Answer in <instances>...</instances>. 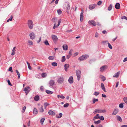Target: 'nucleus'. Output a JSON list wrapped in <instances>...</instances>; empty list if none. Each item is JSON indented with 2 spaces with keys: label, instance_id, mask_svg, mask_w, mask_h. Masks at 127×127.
<instances>
[{
  "label": "nucleus",
  "instance_id": "28",
  "mask_svg": "<svg viewBox=\"0 0 127 127\" xmlns=\"http://www.w3.org/2000/svg\"><path fill=\"white\" fill-rule=\"evenodd\" d=\"M40 111L41 112H43L44 111L43 107L42 105L41 107L39 109Z\"/></svg>",
  "mask_w": 127,
  "mask_h": 127
},
{
  "label": "nucleus",
  "instance_id": "1",
  "mask_svg": "<svg viewBox=\"0 0 127 127\" xmlns=\"http://www.w3.org/2000/svg\"><path fill=\"white\" fill-rule=\"evenodd\" d=\"M28 25L29 28L30 29H32L33 27V21L30 20H29L28 21Z\"/></svg>",
  "mask_w": 127,
  "mask_h": 127
},
{
  "label": "nucleus",
  "instance_id": "7",
  "mask_svg": "<svg viewBox=\"0 0 127 127\" xmlns=\"http://www.w3.org/2000/svg\"><path fill=\"white\" fill-rule=\"evenodd\" d=\"M30 88L29 87H28L24 88L23 90L25 92L26 94L27 95L30 91Z\"/></svg>",
  "mask_w": 127,
  "mask_h": 127
},
{
  "label": "nucleus",
  "instance_id": "18",
  "mask_svg": "<svg viewBox=\"0 0 127 127\" xmlns=\"http://www.w3.org/2000/svg\"><path fill=\"white\" fill-rule=\"evenodd\" d=\"M39 99V96L37 95L34 97V100L35 101H38Z\"/></svg>",
  "mask_w": 127,
  "mask_h": 127
},
{
  "label": "nucleus",
  "instance_id": "57",
  "mask_svg": "<svg viewBox=\"0 0 127 127\" xmlns=\"http://www.w3.org/2000/svg\"><path fill=\"white\" fill-rule=\"evenodd\" d=\"M100 120H104V118L103 116H100V118H99Z\"/></svg>",
  "mask_w": 127,
  "mask_h": 127
},
{
  "label": "nucleus",
  "instance_id": "13",
  "mask_svg": "<svg viewBox=\"0 0 127 127\" xmlns=\"http://www.w3.org/2000/svg\"><path fill=\"white\" fill-rule=\"evenodd\" d=\"M70 4L69 3H67V6L66 7V9L67 12L68 13L69 12V10L70 9Z\"/></svg>",
  "mask_w": 127,
  "mask_h": 127
},
{
  "label": "nucleus",
  "instance_id": "48",
  "mask_svg": "<svg viewBox=\"0 0 127 127\" xmlns=\"http://www.w3.org/2000/svg\"><path fill=\"white\" fill-rule=\"evenodd\" d=\"M40 89L42 92H43L44 90V89L43 86H41L40 87Z\"/></svg>",
  "mask_w": 127,
  "mask_h": 127
},
{
  "label": "nucleus",
  "instance_id": "12",
  "mask_svg": "<svg viewBox=\"0 0 127 127\" xmlns=\"http://www.w3.org/2000/svg\"><path fill=\"white\" fill-rule=\"evenodd\" d=\"M118 111L119 110L118 109L115 108L112 113V115H116L118 113Z\"/></svg>",
  "mask_w": 127,
  "mask_h": 127
},
{
  "label": "nucleus",
  "instance_id": "25",
  "mask_svg": "<svg viewBox=\"0 0 127 127\" xmlns=\"http://www.w3.org/2000/svg\"><path fill=\"white\" fill-rule=\"evenodd\" d=\"M45 92L46 93L49 94H51L53 93L52 91L48 90H46Z\"/></svg>",
  "mask_w": 127,
  "mask_h": 127
},
{
  "label": "nucleus",
  "instance_id": "17",
  "mask_svg": "<svg viewBox=\"0 0 127 127\" xmlns=\"http://www.w3.org/2000/svg\"><path fill=\"white\" fill-rule=\"evenodd\" d=\"M115 7L116 9H119L120 7V6L119 3H116L115 5Z\"/></svg>",
  "mask_w": 127,
  "mask_h": 127
},
{
  "label": "nucleus",
  "instance_id": "55",
  "mask_svg": "<svg viewBox=\"0 0 127 127\" xmlns=\"http://www.w3.org/2000/svg\"><path fill=\"white\" fill-rule=\"evenodd\" d=\"M121 19H125L127 21V17L125 16H122L121 17Z\"/></svg>",
  "mask_w": 127,
  "mask_h": 127
},
{
  "label": "nucleus",
  "instance_id": "58",
  "mask_svg": "<svg viewBox=\"0 0 127 127\" xmlns=\"http://www.w3.org/2000/svg\"><path fill=\"white\" fill-rule=\"evenodd\" d=\"M28 42L29 43V45H32L33 44V42L31 41H29Z\"/></svg>",
  "mask_w": 127,
  "mask_h": 127
},
{
  "label": "nucleus",
  "instance_id": "41",
  "mask_svg": "<svg viewBox=\"0 0 127 127\" xmlns=\"http://www.w3.org/2000/svg\"><path fill=\"white\" fill-rule=\"evenodd\" d=\"M98 101V99H95V98L93 99V103H95V102H97Z\"/></svg>",
  "mask_w": 127,
  "mask_h": 127
},
{
  "label": "nucleus",
  "instance_id": "35",
  "mask_svg": "<svg viewBox=\"0 0 127 127\" xmlns=\"http://www.w3.org/2000/svg\"><path fill=\"white\" fill-rule=\"evenodd\" d=\"M94 118L95 119H98L100 118L99 115L98 114H97L94 117Z\"/></svg>",
  "mask_w": 127,
  "mask_h": 127
},
{
  "label": "nucleus",
  "instance_id": "11",
  "mask_svg": "<svg viewBox=\"0 0 127 127\" xmlns=\"http://www.w3.org/2000/svg\"><path fill=\"white\" fill-rule=\"evenodd\" d=\"M68 81L70 84H72L73 82V79L72 76H71L69 78Z\"/></svg>",
  "mask_w": 127,
  "mask_h": 127
},
{
  "label": "nucleus",
  "instance_id": "37",
  "mask_svg": "<svg viewBox=\"0 0 127 127\" xmlns=\"http://www.w3.org/2000/svg\"><path fill=\"white\" fill-rule=\"evenodd\" d=\"M48 59L50 60H53L54 59V57L53 56H49L48 57Z\"/></svg>",
  "mask_w": 127,
  "mask_h": 127
},
{
  "label": "nucleus",
  "instance_id": "43",
  "mask_svg": "<svg viewBox=\"0 0 127 127\" xmlns=\"http://www.w3.org/2000/svg\"><path fill=\"white\" fill-rule=\"evenodd\" d=\"M89 9L90 10H92L94 8L92 5H90L89 6Z\"/></svg>",
  "mask_w": 127,
  "mask_h": 127
},
{
  "label": "nucleus",
  "instance_id": "22",
  "mask_svg": "<svg viewBox=\"0 0 127 127\" xmlns=\"http://www.w3.org/2000/svg\"><path fill=\"white\" fill-rule=\"evenodd\" d=\"M120 73V72H117V73H115L113 75V77H116L117 78L118 77L119 75V74Z\"/></svg>",
  "mask_w": 127,
  "mask_h": 127
},
{
  "label": "nucleus",
  "instance_id": "56",
  "mask_svg": "<svg viewBox=\"0 0 127 127\" xmlns=\"http://www.w3.org/2000/svg\"><path fill=\"white\" fill-rule=\"evenodd\" d=\"M8 70L9 71H11V72H13V71L12 70V67H10Z\"/></svg>",
  "mask_w": 127,
  "mask_h": 127
},
{
  "label": "nucleus",
  "instance_id": "64",
  "mask_svg": "<svg viewBox=\"0 0 127 127\" xmlns=\"http://www.w3.org/2000/svg\"><path fill=\"white\" fill-rule=\"evenodd\" d=\"M102 80L103 81H105V80H106V78H105V77L104 76H103L102 77Z\"/></svg>",
  "mask_w": 127,
  "mask_h": 127
},
{
  "label": "nucleus",
  "instance_id": "60",
  "mask_svg": "<svg viewBox=\"0 0 127 127\" xmlns=\"http://www.w3.org/2000/svg\"><path fill=\"white\" fill-rule=\"evenodd\" d=\"M26 106H24L23 108V109H22V110H23V111H22V112H24L25 110L26 109Z\"/></svg>",
  "mask_w": 127,
  "mask_h": 127
},
{
  "label": "nucleus",
  "instance_id": "16",
  "mask_svg": "<svg viewBox=\"0 0 127 127\" xmlns=\"http://www.w3.org/2000/svg\"><path fill=\"white\" fill-rule=\"evenodd\" d=\"M62 47L63 48V49L65 50H66L68 49V46L66 44L65 45H63Z\"/></svg>",
  "mask_w": 127,
  "mask_h": 127
},
{
  "label": "nucleus",
  "instance_id": "54",
  "mask_svg": "<svg viewBox=\"0 0 127 127\" xmlns=\"http://www.w3.org/2000/svg\"><path fill=\"white\" fill-rule=\"evenodd\" d=\"M73 51V50L72 49H71L70 50V51H69V55L71 56L72 55V53Z\"/></svg>",
  "mask_w": 127,
  "mask_h": 127
},
{
  "label": "nucleus",
  "instance_id": "36",
  "mask_svg": "<svg viewBox=\"0 0 127 127\" xmlns=\"http://www.w3.org/2000/svg\"><path fill=\"white\" fill-rule=\"evenodd\" d=\"M49 105V104L48 103H47V102L45 103H44V106L45 108L46 109V108L47 106L48 105Z\"/></svg>",
  "mask_w": 127,
  "mask_h": 127
},
{
  "label": "nucleus",
  "instance_id": "6",
  "mask_svg": "<svg viewBox=\"0 0 127 127\" xmlns=\"http://www.w3.org/2000/svg\"><path fill=\"white\" fill-rule=\"evenodd\" d=\"M51 37L54 42L56 43L58 40L57 36L55 35H51Z\"/></svg>",
  "mask_w": 127,
  "mask_h": 127
},
{
  "label": "nucleus",
  "instance_id": "19",
  "mask_svg": "<svg viewBox=\"0 0 127 127\" xmlns=\"http://www.w3.org/2000/svg\"><path fill=\"white\" fill-rule=\"evenodd\" d=\"M16 48V47H13V49H12V52L11 53V55L12 56L14 55L15 54Z\"/></svg>",
  "mask_w": 127,
  "mask_h": 127
},
{
  "label": "nucleus",
  "instance_id": "29",
  "mask_svg": "<svg viewBox=\"0 0 127 127\" xmlns=\"http://www.w3.org/2000/svg\"><path fill=\"white\" fill-rule=\"evenodd\" d=\"M47 74L45 73H41V76L43 78H45L47 76Z\"/></svg>",
  "mask_w": 127,
  "mask_h": 127
},
{
  "label": "nucleus",
  "instance_id": "33",
  "mask_svg": "<svg viewBox=\"0 0 127 127\" xmlns=\"http://www.w3.org/2000/svg\"><path fill=\"white\" fill-rule=\"evenodd\" d=\"M51 65L53 66H56L57 65V64L56 63L54 62L52 63Z\"/></svg>",
  "mask_w": 127,
  "mask_h": 127
},
{
  "label": "nucleus",
  "instance_id": "40",
  "mask_svg": "<svg viewBox=\"0 0 127 127\" xmlns=\"http://www.w3.org/2000/svg\"><path fill=\"white\" fill-rule=\"evenodd\" d=\"M16 72L17 74L18 77V78L19 79L20 77V74L19 73V72H18V71L17 70H16Z\"/></svg>",
  "mask_w": 127,
  "mask_h": 127
},
{
  "label": "nucleus",
  "instance_id": "5",
  "mask_svg": "<svg viewBox=\"0 0 127 127\" xmlns=\"http://www.w3.org/2000/svg\"><path fill=\"white\" fill-rule=\"evenodd\" d=\"M64 79L62 76L59 77L57 79V82L59 84L62 83L64 82Z\"/></svg>",
  "mask_w": 127,
  "mask_h": 127
},
{
  "label": "nucleus",
  "instance_id": "26",
  "mask_svg": "<svg viewBox=\"0 0 127 127\" xmlns=\"http://www.w3.org/2000/svg\"><path fill=\"white\" fill-rule=\"evenodd\" d=\"M38 113L37 110L36 108H35L33 110V114L35 115L37 114Z\"/></svg>",
  "mask_w": 127,
  "mask_h": 127
},
{
  "label": "nucleus",
  "instance_id": "23",
  "mask_svg": "<svg viewBox=\"0 0 127 127\" xmlns=\"http://www.w3.org/2000/svg\"><path fill=\"white\" fill-rule=\"evenodd\" d=\"M57 18H52L51 19L53 23H56V22H57Z\"/></svg>",
  "mask_w": 127,
  "mask_h": 127
},
{
  "label": "nucleus",
  "instance_id": "53",
  "mask_svg": "<svg viewBox=\"0 0 127 127\" xmlns=\"http://www.w3.org/2000/svg\"><path fill=\"white\" fill-rule=\"evenodd\" d=\"M107 42V41H102L101 42L103 45H105Z\"/></svg>",
  "mask_w": 127,
  "mask_h": 127
},
{
  "label": "nucleus",
  "instance_id": "9",
  "mask_svg": "<svg viewBox=\"0 0 127 127\" xmlns=\"http://www.w3.org/2000/svg\"><path fill=\"white\" fill-rule=\"evenodd\" d=\"M29 36L30 38L31 39L33 40L34 39L35 37V34L34 33L32 32L30 34Z\"/></svg>",
  "mask_w": 127,
  "mask_h": 127
},
{
  "label": "nucleus",
  "instance_id": "4",
  "mask_svg": "<svg viewBox=\"0 0 127 127\" xmlns=\"http://www.w3.org/2000/svg\"><path fill=\"white\" fill-rule=\"evenodd\" d=\"M76 73L77 77V80L79 81L80 79V75L81 74V71L79 70H77L76 71Z\"/></svg>",
  "mask_w": 127,
  "mask_h": 127
},
{
  "label": "nucleus",
  "instance_id": "24",
  "mask_svg": "<svg viewBox=\"0 0 127 127\" xmlns=\"http://www.w3.org/2000/svg\"><path fill=\"white\" fill-rule=\"evenodd\" d=\"M107 66H103L101 67L100 68V70L101 72H102L103 70H104L105 69V68Z\"/></svg>",
  "mask_w": 127,
  "mask_h": 127
},
{
  "label": "nucleus",
  "instance_id": "51",
  "mask_svg": "<svg viewBox=\"0 0 127 127\" xmlns=\"http://www.w3.org/2000/svg\"><path fill=\"white\" fill-rule=\"evenodd\" d=\"M69 104L68 103H66L64 105V107L66 108L68 107L69 106Z\"/></svg>",
  "mask_w": 127,
  "mask_h": 127
},
{
  "label": "nucleus",
  "instance_id": "47",
  "mask_svg": "<svg viewBox=\"0 0 127 127\" xmlns=\"http://www.w3.org/2000/svg\"><path fill=\"white\" fill-rule=\"evenodd\" d=\"M45 44L46 45H49V44L48 41L47 40H46L44 42Z\"/></svg>",
  "mask_w": 127,
  "mask_h": 127
},
{
  "label": "nucleus",
  "instance_id": "63",
  "mask_svg": "<svg viewBox=\"0 0 127 127\" xmlns=\"http://www.w3.org/2000/svg\"><path fill=\"white\" fill-rule=\"evenodd\" d=\"M98 34L97 32H96L95 35V36L97 38L98 37Z\"/></svg>",
  "mask_w": 127,
  "mask_h": 127
},
{
  "label": "nucleus",
  "instance_id": "32",
  "mask_svg": "<svg viewBox=\"0 0 127 127\" xmlns=\"http://www.w3.org/2000/svg\"><path fill=\"white\" fill-rule=\"evenodd\" d=\"M66 58L65 57V56H63L62 58V59L61 60V61L63 62H64L65 61Z\"/></svg>",
  "mask_w": 127,
  "mask_h": 127
},
{
  "label": "nucleus",
  "instance_id": "31",
  "mask_svg": "<svg viewBox=\"0 0 127 127\" xmlns=\"http://www.w3.org/2000/svg\"><path fill=\"white\" fill-rule=\"evenodd\" d=\"M112 7V5L111 4H110L108 7V10L110 11L111 10Z\"/></svg>",
  "mask_w": 127,
  "mask_h": 127
},
{
  "label": "nucleus",
  "instance_id": "3",
  "mask_svg": "<svg viewBox=\"0 0 127 127\" xmlns=\"http://www.w3.org/2000/svg\"><path fill=\"white\" fill-rule=\"evenodd\" d=\"M89 57V56L87 55H85L82 56L78 58L79 60L80 61H82L86 59Z\"/></svg>",
  "mask_w": 127,
  "mask_h": 127
},
{
  "label": "nucleus",
  "instance_id": "34",
  "mask_svg": "<svg viewBox=\"0 0 127 127\" xmlns=\"http://www.w3.org/2000/svg\"><path fill=\"white\" fill-rule=\"evenodd\" d=\"M45 120L44 118H42L40 120V123L42 125H43V122Z\"/></svg>",
  "mask_w": 127,
  "mask_h": 127
},
{
  "label": "nucleus",
  "instance_id": "20",
  "mask_svg": "<svg viewBox=\"0 0 127 127\" xmlns=\"http://www.w3.org/2000/svg\"><path fill=\"white\" fill-rule=\"evenodd\" d=\"M101 87L102 89L105 92H106V91L105 90V89L104 86V85L103 83H101Z\"/></svg>",
  "mask_w": 127,
  "mask_h": 127
},
{
  "label": "nucleus",
  "instance_id": "30",
  "mask_svg": "<svg viewBox=\"0 0 127 127\" xmlns=\"http://www.w3.org/2000/svg\"><path fill=\"white\" fill-rule=\"evenodd\" d=\"M57 97L58 98H60L62 99H64L65 98V97L63 95H57Z\"/></svg>",
  "mask_w": 127,
  "mask_h": 127
},
{
  "label": "nucleus",
  "instance_id": "8",
  "mask_svg": "<svg viewBox=\"0 0 127 127\" xmlns=\"http://www.w3.org/2000/svg\"><path fill=\"white\" fill-rule=\"evenodd\" d=\"M89 24L90 25H93L96 26V24L95 21L93 20H90L88 21Z\"/></svg>",
  "mask_w": 127,
  "mask_h": 127
},
{
  "label": "nucleus",
  "instance_id": "52",
  "mask_svg": "<svg viewBox=\"0 0 127 127\" xmlns=\"http://www.w3.org/2000/svg\"><path fill=\"white\" fill-rule=\"evenodd\" d=\"M123 105L122 103H120L119 105V107L120 108H123Z\"/></svg>",
  "mask_w": 127,
  "mask_h": 127
},
{
  "label": "nucleus",
  "instance_id": "62",
  "mask_svg": "<svg viewBox=\"0 0 127 127\" xmlns=\"http://www.w3.org/2000/svg\"><path fill=\"white\" fill-rule=\"evenodd\" d=\"M96 127H103L102 125L100 124L97 125Z\"/></svg>",
  "mask_w": 127,
  "mask_h": 127
},
{
  "label": "nucleus",
  "instance_id": "61",
  "mask_svg": "<svg viewBox=\"0 0 127 127\" xmlns=\"http://www.w3.org/2000/svg\"><path fill=\"white\" fill-rule=\"evenodd\" d=\"M7 82H8V83L9 85L11 86H12V85L10 81L9 80H8L7 81Z\"/></svg>",
  "mask_w": 127,
  "mask_h": 127
},
{
  "label": "nucleus",
  "instance_id": "14",
  "mask_svg": "<svg viewBox=\"0 0 127 127\" xmlns=\"http://www.w3.org/2000/svg\"><path fill=\"white\" fill-rule=\"evenodd\" d=\"M49 114L51 116L55 115V113L52 110H50L48 111Z\"/></svg>",
  "mask_w": 127,
  "mask_h": 127
},
{
  "label": "nucleus",
  "instance_id": "44",
  "mask_svg": "<svg viewBox=\"0 0 127 127\" xmlns=\"http://www.w3.org/2000/svg\"><path fill=\"white\" fill-rule=\"evenodd\" d=\"M107 44H108V46L109 48H110V49H112V46L110 44L109 42H108Z\"/></svg>",
  "mask_w": 127,
  "mask_h": 127
},
{
  "label": "nucleus",
  "instance_id": "45",
  "mask_svg": "<svg viewBox=\"0 0 127 127\" xmlns=\"http://www.w3.org/2000/svg\"><path fill=\"white\" fill-rule=\"evenodd\" d=\"M123 100L124 102L126 103L127 104V98L124 97L123 98Z\"/></svg>",
  "mask_w": 127,
  "mask_h": 127
},
{
  "label": "nucleus",
  "instance_id": "27",
  "mask_svg": "<svg viewBox=\"0 0 127 127\" xmlns=\"http://www.w3.org/2000/svg\"><path fill=\"white\" fill-rule=\"evenodd\" d=\"M117 120L119 121L120 122H121L122 121V119L121 117L117 115Z\"/></svg>",
  "mask_w": 127,
  "mask_h": 127
},
{
  "label": "nucleus",
  "instance_id": "15",
  "mask_svg": "<svg viewBox=\"0 0 127 127\" xmlns=\"http://www.w3.org/2000/svg\"><path fill=\"white\" fill-rule=\"evenodd\" d=\"M82 11L80 14V21H82L83 20V10Z\"/></svg>",
  "mask_w": 127,
  "mask_h": 127
},
{
  "label": "nucleus",
  "instance_id": "10",
  "mask_svg": "<svg viewBox=\"0 0 127 127\" xmlns=\"http://www.w3.org/2000/svg\"><path fill=\"white\" fill-rule=\"evenodd\" d=\"M54 83L55 82L53 80H51L49 82V87H52L54 85Z\"/></svg>",
  "mask_w": 127,
  "mask_h": 127
},
{
  "label": "nucleus",
  "instance_id": "21",
  "mask_svg": "<svg viewBox=\"0 0 127 127\" xmlns=\"http://www.w3.org/2000/svg\"><path fill=\"white\" fill-rule=\"evenodd\" d=\"M64 67H65V71H67V69L69 67V64H66L64 65Z\"/></svg>",
  "mask_w": 127,
  "mask_h": 127
},
{
  "label": "nucleus",
  "instance_id": "2",
  "mask_svg": "<svg viewBox=\"0 0 127 127\" xmlns=\"http://www.w3.org/2000/svg\"><path fill=\"white\" fill-rule=\"evenodd\" d=\"M106 112V111L105 110H102L100 109H95L93 112V113L94 114H96L97 113H105Z\"/></svg>",
  "mask_w": 127,
  "mask_h": 127
},
{
  "label": "nucleus",
  "instance_id": "46",
  "mask_svg": "<svg viewBox=\"0 0 127 127\" xmlns=\"http://www.w3.org/2000/svg\"><path fill=\"white\" fill-rule=\"evenodd\" d=\"M99 93L98 92L96 91L93 94L94 95L97 96L99 94Z\"/></svg>",
  "mask_w": 127,
  "mask_h": 127
},
{
  "label": "nucleus",
  "instance_id": "38",
  "mask_svg": "<svg viewBox=\"0 0 127 127\" xmlns=\"http://www.w3.org/2000/svg\"><path fill=\"white\" fill-rule=\"evenodd\" d=\"M101 122V121L100 120H98L97 121L94 122V123L95 124H99Z\"/></svg>",
  "mask_w": 127,
  "mask_h": 127
},
{
  "label": "nucleus",
  "instance_id": "59",
  "mask_svg": "<svg viewBox=\"0 0 127 127\" xmlns=\"http://www.w3.org/2000/svg\"><path fill=\"white\" fill-rule=\"evenodd\" d=\"M102 3V1H99L97 3V5H100Z\"/></svg>",
  "mask_w": 127,
  "mask_h": 127
},
{
  "label": "nucleus",
  "instance_id": "49",
  "mask_svg": "<svg viewBox=\"0 0 127 127\" xmlns=\"http://www.w3.org/2000/svg\"><path fill=\"white\" fill-rule=\"evenodd\" d=\"M57 12L58 14L59 15L61 14L62 13V11L60 9L58 10Z\"/></svg>",
  "mask_w": 127,
  "mask_h": 127
},
{
  "label": "nucleus",
  "instance_id": "50",
  "mask_svg": "<svg viewBox=\"0 0 127 127\" xmlns=\"http://www.w3.org/2000/svg\"><path fill=\"white\" fill-rule=\"evenodd\" d=\"M62 116V113H60L59 114V116H58L57 117L58 118H61Z\"/></svg>",
  "mask_w": 127,
  "mask_h": 127
},
{
  "label": "nucleus",
  "instance_id": "42",
  "mask_svg": "<svg viewBox=\"0 0 127 127\" xmlns=\"http://www.w3.org/2000/svg\"><path fill=\"white\" fill-rule=\"evenodd\" d=\"M13 18V16H11L9 19L8 20H7V22H9V21H12V19Z\"/></svg>",
  "mask_w": 127,
  "mask_h": 127
},
{
  "label": "nucleus",
  "instance_id": "39",
  "mask_svg": "<svg viewBox=\"0 0 127 127\" xmlns=\"http://www.w3.org/2000/svg\"><path fill=\"white\" fill-rule=\"evenodd\" d=\"M61 19H60L58 20V23L57 24V26H56V28H57L60 25L61 21Z\"/></svg>",
  "mask_w": 127,
  "mask_h": 127
}]
</instances>
